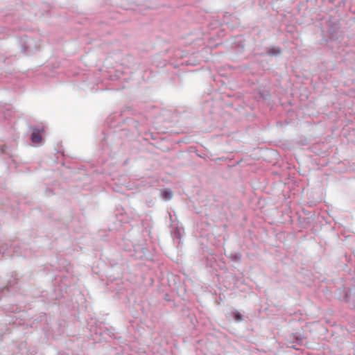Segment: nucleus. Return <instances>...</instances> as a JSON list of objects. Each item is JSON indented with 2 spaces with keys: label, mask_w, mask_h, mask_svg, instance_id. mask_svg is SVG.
Wrapping results in <instances>:
<instances>
[{
  "label": "nucleus",
  "mask_w": 355,
  "mask_h": 355,
  "mask_svg": "<svg viewBox=\"0 0 355 355\" xmlns=\"http://www.w3.org/2000/svg\"><path fill=\"white\" fill-rule=\"evenodd\" d=\"M234 319L237 322H240L243 320V316L239 312H236L234 313Z\"/></svg>",
  "instance_id": "obj_3"
},
{
  "label": "nucleus",
  "mask_w": 355,
  "mask_h": 355,
  "mask_svg": "<svg viewBox=\"0 0 355 355\" xmlns=\"http://www.w3.org/2000/svg\"><path fill=\"white\" fill-rule=\"evenodd\" d=\"M162 196L165 200H171L173 197V193L168 189L162 191Z\"/></svg>",
  "instance_id": "obj_2"
},
{
  "label": "nucleus",
  "mask_w": 355,
  "mask_h": 355,
  "mask_svg": "<svg viewBox=\"0 0 355 355\" xmlns=\"http://www.w3.org/2000/svg\"><path fill=\"white\" fill-rule=\"evenodd\" d=\"M43 130H35L31 135V141L33 144H40L42 142V132Z\"/></svg>",
  "instance_id": "obj_1"
}]
</instances>
